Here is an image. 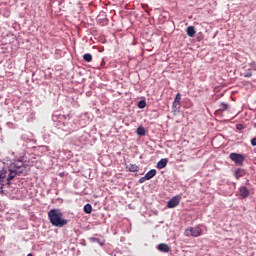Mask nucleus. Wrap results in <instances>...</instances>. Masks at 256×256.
<instances>
[{
  "label": "nucleus",
  "instance_id": "1",
  "mask_svg": "<svg viewBox=\"0 0 256 256\" xmlns=\"http://www.w3.org/2000/svg\"><path fill=\"white\" fill-rule=\"evenodd\" d=\"M52 122L58 134L66 137L67 134L77 132L79 129L78 142H81L82 145H86L89 142L90 135L88 132H83L85 124H82V119H80V122H76L75 119L70 117V114L68 116L66 114H52Z\"/></svg>",
  "mask_w": 256,
  "mask_h": 256
},
{
  "label": "nucleus",
  "instance_id": "2",
  "mask_svg": "<svg viewBox=\"0 0 256 256\" xmlns=\"http://www.w3.org/2000/svg\"><path fill=\"white\" fill-rule=\"evenodd\" d=\"M2 162H4V165H8V183H10V180L16 178L17 175H28L29 173L30 168L26 160V155H20L19 158H14L13 160L6 158Z\"/></svg>",
  "mask_w": 256,
  "mask_h": 256
},
{
  "label": "nucleus",
  "instance_id": "3",
  "mask_svg": "<svg viewBox=\"0 0 256 256\" xmlns=\"http://www.w3.org/2000/svg\"><path fill=\"white\" fill-rule=\"evenodd\" d=\"M48 218L52 226L63 227L68 223V219H64L63 212L60 211V208H50Z\"/></svg>",
  "mask_w": 256,
  "mask_h": 256
},
{
  "label": "nucleus",
  "instance_id": "4",
  "mask_svg": "<svg viewBox=\"0 0 256 256\" xmlns=\"http://www.w3.org/2000/svg\"><path fill=\"white\" fill-rule=\"evenodd\" d=\"M229 157L236 165H244L245 155L242 152H230Z\"/></svg>",
  "mask_w": 256,
  "mask_h": 256
},
{
  "label": "nucleus",
  "instance_id": "5",
  "mask_svg": "<svg viewBox=\"0 0 256 256\" xmlns=\"http://www.w3.org/2000/svg\"><path fill=\"white\" fill-rule=\"evenodd\" d=\"M185 236H201L202 229L200 226H190V229H185Z\"/></svg>",
  "mask_w": 256,
  "mask_h": 256
},
{
  "label": "nucleus",
  "instance_id": "6",
  "mask_svg": "<svg viewBox=\"0 0 256 256\" xmlns=\"http://www.w3.org/2000/svg\"><path fill=\"white\" fill-rule=\"evenodd\" d=\"M96 21L99 23V25H108L109 17H107L106 12H99V15L96 17Z\"/></svg>",
  "mask_w": 256,
  "mask_h": 256
},
{
  "label": "nucleus",
  "instance_id": "7",
  "mask_svg": "<svg viewBox=\"0 0 256 256\" xmlns=\"http://www.w3.org/2000/svg\"><path fill=\"white\" fill-rule=\"evenodd\" d=\"M180 201H181V196H173L172 198H170L169 201H167V207L176 208L177 206H179Z\"/></svg>",
  "mask_w": 256,
  "mask_h": 256
},
{
  "label": "nucleus",
  "instance_id": "8",
  "mask_svg": "<svg viewBox=\"0 0 256 256\" xmlns=\"http://www.w3.org/2000/svg\"><path fill=\"white\" fill-rule=\"evenodd\" d=\"M246 173H247V170L242 168V165H239V168H236L234 170V176L237 180H239L240 178H244V175H246Z\"/></svg>",
  "mask_w": 256,
  "mask_h": 256
},
{
  "label": "nucleus",
  "instance_id": "9",
  "mask_svg": "<svg viewBox=\"0 0 256 256\" xmlns=\"http://www.w3.org/2000/svg\"><path fill=\"white\" fill-rule=\"evenodd\" d=\"M27 111H29V109L26 104H21L20 107L15 109L16 114H19L20 118L25 117Z\"/></svg>",
  "mask_w": 256,
  "mask_h": 256
},
{
  "label": "nucleus",
  "instance_id": "10",
  "mask_svg": "<svg viewBox=\"0 0 256 256\" xmlns=\"http://www.w3.org/2000/svg\"><path fill=\"white\" fill-rule=\"evenodd\" d=\"M239 193L241 195V198H248L250 195L249 188L247 186H240Z\"/></svg>",
  "mask_w": 256,
  "mask_h": 256
},
{
  "label": "nucleus",
  "instance_id": "11",
  "mask_svg": "<svg viewBox=\"0 0 256 256\" xmlns=\"http://www.w3.org/2000/svg\"><path fill=\"white\" fill-rule=\"evenodd\" d=\"M126 170H129L130 173H138L139 165L130 163L129 165H126Z\"/></svg>",
  "mask_w": 256,
  "mask_h": 256
},
{
  "label": "nucleus",
  "instance_id": "12",
  "mask_svg": "<svg viewBox=\"0 0 256 256\" xmlns=\"http://www.w3.org/2000/svg\"><path fill=\"white\" fill-rule=\"evenodd\" d=\"M155 175H157L156 168H152L151 170H148L147 173H145L146 180H151L152 178H155Z\"/></svg>",
  "mask_w": 256,
  "mask_h": 256
},
{
  "label": "nucleus",
  "instance_id": "13",
  "mask_svg": "<svg viewBox=\"0 0 256 256\" xmlns=\"http://www.w3.org/2000/svg\"><path fill=\"white\" fill-rule=\"evenodd\" d=\"M196 28L194 25H189L187 30H186V33L189 37H194L196 35Z\"/></svg>",
  "mask_w": 256,
  "mask_h": 256
},
{
  "label": "nucleus",
  "instance_id": "14",
  "mask_svg": "<svg viewBox=\"0 0 256 256\" xmlns=\"http://www.w3.org/2000/svg\"><path fill=\"white\" fill-rule=\"evenodd\" d=\"M168 165V158H161V160H158L157 167L159 170H162L163 167H167Z\"/></svg>",
  "mask_w": 256,
  "mask_h": 256
},
{
  "label": "nucleus",
  "instance_id": "15",
  "mask_svg": "<svg viewBox=\"0 0 256 256\" xmlns=\"http://www.w3.org/2000/svg\"><path fill=\"white\" fill-rule=\"evenodd\" d=\"M90 241H92V243L100 244V246L105 245V239H99L98 236H90Z\"/></svg>",
  "mask_w": 256,
  "mask_h": 256
},
{
  "label": "nucleus",
  "instance_id": "16",
  "mask_svg": "<svg viewBox=\"0 0 256 256\" xmlns=\"http://www.w3.org/2000/svg\"><path fill=\"white\" fill-rule=\"evenodd\" d=\"M136 132L139 137H145V134H147V131L145 130V127L142 126V124L139 127H137Z\"/></svg>",
  "mask_w": 256,
  "mask_h": 256
},
{
  "label": "nucleus",
  "instance_id": "17",
  "mask_svg": "<svg viewBox=\"0 0 256 256\" xmlns=\"http://www.w3.org/2000/svg\"><path fill=\"white\" fill-rule=\"evenodd\" d=\"M181 99H182V94H180V91H178V94H176V104L178 107V114L181 111Z\"/></svg>",
  "mask_w": 256,
  "mask_h": 256
},
{
  "label": "nucleus",
  "instance_id": "18",
  "mask_svg": "<svg viewBox=\"0 0 256 256\" xmlns=\"http://www.w3.org/2000/svg\"><path fill=\"white\" fill-rule=\"evenodd\" d=\"M157 249H159V251H165V253H167V251H170V247L169 244H158Z\"/></svg>",
  "mask_w": 256,
  "mask_h": 256
},
{
  "label": "nucleus",
  "instance_id": "19",
  "mask_svg": "<svg viewBox=\"0 0 256 256\" xmlns=\"http://www.w3.org/2000/svg\"><path fill=\"white\" fill-rule=\"evenodd\" d=\"M83 211L85 213H92L93 212L92 203H85V206H83Z\"/></svg>",
  "mask_w": 256,
  "mask_h": 256
},
{
  "label": "nucleus",
  "instance_id": "20",
  "mask_svg": "<svg viewBox=\"0 0 256 256\" xmlns=\"http://www.w3.org/2000/svg\"><path fill=\"white\" fill-rule=\"evenodd\" d=\"M176 100H177V96H175L174 102L172 104V114H179V112H178V104H177Z\"/></svg>",
  "mask_w": 256,
  "mask_h": 256
},
{
  "label": "nucleus",
  "instance_id": "21",
  "mask_svg": "<svg viewBox=\"0 0 256 256\" xmlns=\"http://www.w3.org/2000/svg\"><path fill=\"white\" fill-rule=\"evenodd\" d=\"M83 59L86 60L87 63H91V60H93L92 53H84Z\"/></svg>",
  "mask_w": 256,
  "mask_h": 256
},
{
  "label": "nucleus",
  "instance_id": "22",
  "mask_svg": "<svg viewBox=\"0 0 256 256\" xmlns=\"http://www.w3.org/2000/svg\"><path fill=\"white\" fill-rule=\"evenodd\" d=\"M145 106H147L146 99H140L138 102V109H145Z\"/></svg>",
  "mask_w": 256,
  "mask_h": 256
},
{
  "label": "nucleus",
  "instance_id": "23",
  "mask_svg": "<svg viewBox=\"0 0 256 256\" xmlns=\"http://www.w3.org/2000/svg\"><path fill=\"white\" fill-rule=\"evenodd\" d=\"M243 76H244V78H251L253 76V74H252V66L247 68V71L245 72V74H243Z\"/></svg>",
  "mask_w": 256,
  "mask_h": 256
},
{
  "label": "nucleus",
  "instance_id": "24",
  "mask_svg": "<svg viewBox=\"0 0 256 256\" xmlns=\"http://www.w3.org/2000/svg\"><path fill=\"white\" fill-rule=\"evenodd\" d=\"M4 178H6V172L4 171V168H2V170H1V180H2L1 193H4V191H3V185H4L3 180H4Z\"/></svg>",
  "mask_w": 256,
  "mask_h": 256
},
{
  "label": "nucleus",
  "instance_id": "25",
  "mask_svg": "<svg viewBox=\"0 0 256 256\" xmlns=\"http://www.w3.org/2000/svg\"><path fill=\"white\" fill-rule=\"evenodd\" d=\"M229 104L226 102H221L220 104V111H226L228 109Z\"/></svg>",
  "mask_w": 256,
  "mask_h": 256
},
{
  "label": "nucleus",
  "instance_id": "26",
  "mask_svg": "<svg viewBox=\"0 0 256 256\" xmlns=\"http://www.w3.org/2000/svg\"><path fill=\"white\" fill-rule=\"evenodd\" d=\"M250 65H251V73H253V71H256V61H252Z\"/></svg>",
  "mask_w": 256,
  "mask_h": 256
},
{
  "label": "nucleus",
  "instance_id": "27",
  "mask_svg": "<svg viewBox=\"0 0 256 256\" xmlns=\"http://www.w3.org/2000/svg\"><path fill=\"white\" fill-rule=\"evenodd\" d=\"M236 129H239L240 131H242V129H245L244 124L242 123L236 124Z\"/></svg>",
  "mask_w": 256,
  "mask_h": 256
},
{
  "label": "nucleus",
  "instance_id": "28",
  "mask_svg": "<svg viewBox=\"0 0 256 256\" xmlns=\"http://www.w3.org/2000/svg\"><path fill=\"white\" fill-rule=\"evenodd\" d=\"M7 127L14 129L16 127V124H14L13 122H7Z\"/></svg>",
  "mask_w": 256,
  "mask_h": 256
},
{
  "label": "nucleus",
  "instance_id": "29",
  "mask_svg": "<svg viewBox=\"0 0 256 256\" xmlns=\"http://www.w3.org/2000/svg\"><path fill=\"white\" fill-rule=\"evenodd\" d=\"M145 180H147L146 175H143L142 178H139V183H145Z\"/></svg>",
  "mask_w": 256,
  "mask_h": 256
},
{
  "label": "nucleus",
  "instance_id": "30",
  "mask_svg": "<svg viewBox=\"0 0 256 256\" xmlns=\"http://www.w3.org/2000/svg\"><path fill=\"white\" fill-rule=\"evenodd\" d=\"M251 145H252L253 147H256V137H252Z\"/></svg>",
  "mask_w": 256,
  "mask_h": 256
},
{
  "label": "nucleus",
  "instance_id": "31",
  "mask_svg": "<svg viewBox=\"0 0 256 256\" xmlns=\"http://www.w3.org/2000/svg\"><path fill=\"white\" fill-rule=\"evenodd\" d=\"M105 65H106V63H105V58H102V62H101L102 68H105Z\"/></svg>",
  "mask_w": 256,
  "mask_h": 256
},
{
  "label": "nucleus",
  "instance_id": "32",
  "mask_svg": "<svg viewBox=\"0 0 256 256\" xmlns=\"http://www.w3.org/2000/svg\"><path fill=\"white\" fill-rule=\"evenodd\" d=\"M27 256H35V255L30 252L29 254H27Z\"/></svg>",
  "mask_w": 256,
  "mask_h": 256
},
{
  "label": "nucleus",
  "instance_id": "33",
  "mask_svg": "<svg viewBox=\"0 0 256 256\" xmlns=\"http://www.w3.org/2000/svg\"><path fill=\"white\" fill-rule=\"evenodd\" d=\"M1 52H2V53H5V50H4V48H2V49H1Z\"/></svg>",
  "mask_w": 256,
  "mask_h": 256
},
{
  "label": "nucleus",
  "instance_id": "34",
  "mask_svg": "<svg viewBox=\"0 0 256 256\" xmlns=\"http://www.w3.org/2000/svg\"><path fill=\"white\" fill-rule=\"evenodd\" d=\"M0 185H1V171H0Z\"/></svg>",
  "mask_w": 256,
  "mask_h": 256
},
{
  "label": "nucleus",
  "instance_id": "35",
  "mask_svg": "<svg viewBox=\"0 0 256 256\" xmlns=\"http://www.w3.org/2000/svg\"><path fill=\"white\" fill-rule=\"evenodd\" d=\"M220 96H224V94L222 93V94H220Z\"/></svg>",
  "mask_w": 256,
  "mask_h": 256
}]
</instances>
